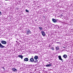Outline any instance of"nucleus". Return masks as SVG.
I'll use <instances>...</instances> for the list:
<instances>
[{
	"label": "nucleus",
	"mask_w": 73,
	"mask_h": 73,
	"mask_svg": "<svg viewBox=\"0 0 73 73\" xmlns=\"http://www.w3.org/2000/svg\"><path fill=\"white\" fill-rule=\"evenodd\" d=\"M25 33L27 35H29L31 33V31L29 29H28L26 31Z\"/></svg>",
	"instance_id": "nucleus-1"
},
{
	"label": "nucleus",
	"mask_w": 73,
	"mask_h": 73,
	"mask_svg": "<svg viewBox=\"0 0 73 73\" xmlns=\"http://www.w3.org/2000/svg\"><path fill=\"white\" fill-rule=\"evenodd\" d=\"M41 32L43 36H45V33L44 31H42Z\"/></svg>",
	"instance_id": "nucleus-3"
},
{
	"label": "nucleus",
	"mask_w": 73,
	"mask_h": 73,
	"mask_svg": "<svg viewBox=\"0 0 73 73\" xmlns=\"http://www.w3.org/2000/svg\"><path fill=\"white\" fill-rule=\"evenodd\" d=\"M55 48H56V50H59V47L58 46H57Z\"/></svg>",
	"instance_id": "nucleus-15"
},
{
	"label": "nucleus",
	"mask_w": 73,
	"mask_h": 73,
	"mask_svg": "<svg viewBox=\"0 0 73 73\" xmlns=\"http://www.w3.org/2000/svg\"><path fill=\"white\" fill-rule=\"evenodd\" d=\"M58 58L59 60H62V58H61V56H58Z\"/></svg>",
	"instance_id": "nucleus-11"
},
{
	"label": "nucleus",
	"mask_w": 73,
	"mask_h": 73,
	"mask_svg": "<svg viewBox=\"0 0 73 73\" xmlns=\"http://www.w3.org/2000/svg\"><path fill=\"white\" fill-rule=\"evenodd\" d=\"M61 61H62V62H64V61H63L62 60H61Z\"/></svg>",
	"instance_id": "nucleus-23"
},
{
	"label": "nucleus",
	"mask_w": 73,
	"mask_h": 73,
	"mask_svg": "<svg viewBox=\"0 0 73 73\" xmlns=\"http://www.w3.org/2000/svg\"><path fill=\"white\" fill-rule=\"evenodd\" d=\"M2 68L4 69L3 70H5V68L4 67H2Z\"/></svg>",
	"instance_id": "nucleus-20"
},
{
	"label": "nucleus",
	"mask_w": 73,
	"mask_h": 73,
	"mask_svg": "<svg viewBox=\"0 0 73 73\" xmlns=\"http://www.w3.org/2000/svg\"><path fill=\"white\" fill-rule=\"evenodd\" d=\"M38 28H39V29H40V31L42 30V29H43L42 27H39Z\"/></svg>",
	"instance_id": "nucleus-14"
},
{
	"label": "nucleus",
	"mask_w": 73,
	"mask_h": 73,
	"mask_svg": "<svg viewBox=\"0 0 73 73\" xmlns=\"http://www.w3.org/2000/svg\"><path fill=\"white\" fill-rule=\"evenodd\" d=\"M5 47V46H3V45L1 44L0 43V48H4Z\"/></svg>",
	"instance_id": "nucleus-7"
},
{
	"label": "nucleus",
	"mask_w": 73,
	"mask_h": 73,
	"mask_svg": "<svg viewBox=\"0 0 73 73\" xmlns=\"http://www.w3.org/2000/svg\"><path fill=\"white\" fill-rule=\"evenodd\" d=\"M37 62H38V60H36L35 61V60L34 61V63H37Z\"/></svg>",
	"instance_id": "nucleus-16"
},
{
	"label": "nucleus",
	"mask_w": 73,
	"mask_h": 73,
	"mask_svg": "<svg viewBox=\"0 0 73 73\" xmlns=\"http://www.w3.org/2000/svg\"><path fill=\"white\" fill-rule=\"evenodd\" d=\"M38 56H35L34 57V59H35V60H37V59H38Z\"/></svg>",
	"instance_id": "nucleus-12"
},
{
	"label": "nucleus",
	"mask_w": 73,
	"mask_h": 73,
	"mask_svg": "<svg viewBox=\"0 0 73 73\" xmlns=\"http://www.w3.org/2000/svg\"><path fill=\"white\" fill-rule=\"evenodd\" d=\"M45 60L46 61H48V58H46L45 59Z\"/></svg>",
	"instance_id": "nucleus-18"
},
{
	"label": "nucleus",
	"mask_w": 73,
	"mask_h": 73,
	"mask_svg": "<svg viewBox=\"0 0 73 73\" xmlns=\"http://www.w3.org/2000/svg\"><path fill=\"white\" fill-rule=\"evenodd\" d=\"M52 21L54 23H56V22H57V20H56L55 19H52Z\"/></svg>",
	"instance_id": "nucleus-9"
},
{
	"label": "nucleus",
	"mask_w": 73,
	"mask_h": 73,
	"mask_svg": "<svg viewBox=\"0 0 73 73\" xmlns=\"http://www.w3.org/2000/svg\"><path fill=\"white\" fill-rule=\"evenodd\" d=\"M51 49H52V50H54V48L53 47H52L50 48Z\"/></svg>",
	"instance_id": "nucleus-17"
},
{
	"label": "nucleus",
	"mask_w": 73,
	"mask_h": 73,
	"mask_svg": "<svg viewBox=\"0 0 73 73\" xmlns=\"http://www.w3.org/2000/svg\"><path fill=\"white\" fill-rule=\"evenodd\" d=\"M1 12L0 11V16H1Z\"/></svg>",
	"instance_id": "nucleus-21"
},
{
	"label": "nucleus",
	"mask_w": 73,
	"mask_h": 73,
	"mask_svg": "<svg viewBox=\"0 0 73 73\" xmlns=\"http://www.w3.org/2000/svg\"><path fill=\"white\" fill-rule=\"evenodd\" d=\"M24 61H28V58H25L24 59Z\"/></svg>",
	"instance_id": "nucleus-10"
},
{
	"label": "nucleus",
	"mask_w": 73,
	"mask_h": 73,
	"mask_svg": "<svg viewBox=\"0 0 73 73\" xmlns=\"http://www.w3.org/2000/svg\"><path fill=\"white\" fill-rule=\"evenodd\" d=\"M26 12H29V11L27 9H26Z\"/></svg>",
	"instance_id": "nucleus-19"
},
{
	"label": "nucleus",
	"mask_w": 73,
	"mask_h": 73,
	"mask_svg": "<svg viewBox=\"0 0 73 73\" xmlns=\"http://www.w3.org/2000/svg\"><path fill=\"white\" fill-rule=\"evenodd\" d=\"M18 57L21 58V59H23V56L21 55H19L18 56Z\"/></svg>",
	"instance_id": "nucleus-13"
},
{
	"label": "nucleus",
	"mask_w": 73,
	"mask_h": 73,
	"mask_svg": "<svg viewBox=\"0 0 73 73\" xmlns=\"http://www.w3.org/2000/svg\"><path fill=\"white\" fill-rule=\"evenodd\" d=\"M50 46H51L50 45H49V48H50V47H50Z\"/></svg>",
	"instance_id": "nucleus-22"
},
{
	"label": "nucleus",
	"mask_w": 73,
	"mask_h": 73,
	"mask_svg": "<svg viewBox=\"0 0 73 73\" xmlns=\"http://www.w3.org/2000/svg\"><path fill=\"white\" fill-rule=\"evenodd\" d=\"M12 70L13 72H17V70L15 68H13Z\"/></svg>",
	"instance_id": "nucleus-5"
},
{
	"label": "nucleus",
	"mask_w": 73,
	"mask_h": 73,
	"mask_svg": "<svg viewBox=\"0 0 73 73\" xmlns=\"http://www.w3.org/2000/svg\"><path fill=\"white\" fill-rule=\"evenodd\" d=\"M52 65V64H47L45 66H46V67H51Z\"/></svg>",
	"instance_id": "nucleus-6"
},
{
	"label": "nucleus",
	"mask_w": 73,
	"mask_h": 73,
	"mask_svg": "<svg viewBox=\"0 0 73 73\" xmlns=\"http://www.w3.org/2000/svg\"><path fill=\"white\" fill-rule=\"evenodd\" d=\"M5 0L6 1H7L9 0Z\"/></svg>",
	"instance_id": "nucleus-24"
},
{
	"label": "nucleus",
	"mask_w": 73,
	"mask_h": 73,
	"mask_svg": "<svg viewBox=\"0 0 73 73\" xmlns=\"http://www.w3.org/2000/svg\"><path fill=\"white\" fill-rule=\"evenodd\" d=\"M34 61H35V59H34V58H32L30 59V61H29V62H34Z\"/></svg>",
	"instance_id": "nucleus-2"
},
{
	"label": "nucleus",
	"mask_w": 73,
	"mask_h": 73,
	"mask_svg": "<svg viewBox=\"0 0 73 73\" xmlns=\"http://www.w3.org/2000/svg\"><path fill=\"white\" fill-rule=\"evenodd\" d=\"M63 57L64 58H66L67 57H68V55L66 54H64L63 56Z\"/></svg>",
	"instance_id": "nucleus-8"
},
{
	"label": "nucleus",
	"mask_w": 73,
	"mask_h": 73,
	"mask_svg": "<svg viewBox=\"0 0 73 73\" xmlns=\"http://www.w3.org/2000/svg\"><path fill=\"white\" fill-rule=\"evenodd\" d=\"M1 42L2 44H7V42L4 40H2Z\"/></svg>",
	"instance_id": "nucleus-4"
}]
</instances>
